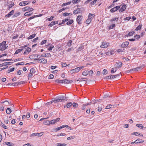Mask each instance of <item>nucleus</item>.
Wrapping results in <instances>:
<instances>
[{"mask_svg":"<svg viewBox=\"0 0 146 146\" xmlns=\"http://www.w3.org/2000/svg\"><path fill=\"white\" fill-rule=\"evenodd\" d=\"M131 17H127L125 18L124 19V20L125 21H126V20L129 21L131 19Z\"/></svg>","mask_w":146,"mask_h":146,"instance_id":"nucleus-49","label":"nucleus"},{"mask_svg":"<svg viewBox=\"0 0 146 146\" xmlns=\"http://www.w3.org/2000/svg\"><path fill=\"white\" fill-rule=\"evenodd\" d=\"M94 16L95 15L94 14L90 13L88 15V18L92 20V19L94 18Z\"/></svg>","mask_w":146,"mask_h":146,"instance_id":"nucleus-23","label":"nucleus"},{"mask_svg":"<svg viewBox=\"0 0 146 146\" xmlns=\"http://www.w3.org/2000/svg\"><path fill=\"white\" fill-rule=\"evenodd\" d=\"M82 19V15H78L77 16L76 19V21L77 23L80 25L81 23V21Z\"/></svg>","mask_w":146,"mask_h":146,"instance_id":"nucleus-7","label":"nucleus"},{"mask_svg":"<svg viewBox=\"0 0 146 146\" xmlns=\"http://www.w3.org/2000/svg\"><path fill=\"white\" fill-rule=\"evenodd\" d=\"M80 69V68L77 67L75 69H72L70 70V73L71 74H73L78 72L79 71Z\"/></svg>","mask_w":146,"mask_h":146,"instance_id":"nucleus-9","label":"nucleus"},{"mask_svg":"<svg viewBox=\"0 0 146 146\" xmlns=\"http://www.w3.org/2000/svg\"><path fill=\"white\" fill-rule=\"evenodd\" d=\"M54 16H52L50 18L47 19V20L48 21H51L53 20V19L54 18Z\"/></svg>","mask_w":146,"mask_h":146,"instance_id":"nucleus-56","label":"nucleus"},{"mask_svg":"<svg viewBox=\"0 0 146 146\" xmlns=\"http://www.w3.org/2000/svg\"><path fill=\"white\" fill-rule=\"evenodd\" d=\"M114 107L112 105H111V104H109V105L107 106L106 107V109H110L112 107L113 108Z\"/></svg>","mask_w":146,"mask_h":146,"instance_id":"nucleus-41","label":"nucleus"},{"mask_svg":"<svg viewBox=\"0 0 146 146\" xmlns=\"http://www.w3.org/2000/svg\"><path fill=\"white\" fill-rule=\"evenodd\" d=\"M109 43L108 42H102V44L100 46V47L102 48H107L109 46Z\"/></svg>","mask_w":146,"mask_h":146,"instance_id":"nucleus-6","label":"nucleus"},{"mask_svg":"<svg viewBox=\"0 0 146 146\" xmlns=\"http://www.w3.org/2000/svg\"><path fill=\"white\" fill-rule=\"evenodd\" d=\"M25 81H21L17 83V85H20L21 84H25Z\"/></svg>","mask_w":146,"mask_h":146,"instance_id":"nucleus-46","label":"nucleus"},{"mask_svg":"<svg viewBox=\"0 0 146 146\" xmlns=\"http://www.w3.org/2000/svg\"><path fill=\"white\" fill-rule=\"evenodd\" d=\"M43 133L41 132L39 133H34L32 134L33 136H41L43 135Z\"/></svg>","mask_w":146,"mask_h":146,"instance_id":"nucleus-22","label":"nucleus"},{"mask_svg":"<svg viewBox=\"0 0 146 146\" xmlns=\"http://www.w3.org/2000/svg\"><path fill=\"white\" fill-rule=\"evenodd\" d=\"M75 138V136H70V137H68L67 138V139L68 140H70L71 139H74Z\"/></svg>","mask_w":146,"mask_h":146,"instance_id":"nucleus-59","label":"nucleus"},{"mask_svg":"<svg viewBox=\"0 0 146 146\" xmlns=\"http://www.w3.org/2000/svg\"><path fill=\"white\" fill-rule=\"evenodd\" d=\"M122 65V64L121 62H117L115 64V66L116 68H121Z\"/></svg>","mask_w":146,"mask_h":146,"instance_id":"nucleus-16","label":"nucleus"},{"mask_svg":"<svg viewBox=\"0 0 146 146\" xmlns=\"http://www.w3.org/2000/svg\"><path fill=\"white\" fill-rule=\"evenodd\" d=\"M70 13H64L63 14V16H69V15H70Z\"/></svg>","mask_w":146,"mask_h":146,"instance_id":"nucleus-54","label":"nucleus"},{"mask_svg":"<svg viewBox=\"0 0 146 146\" xmlns=\"http://www.w3.org/2000/svg\"><path fill=\"white\" fill-rule=\"evenodd\" d=\"M72 105V104L71 102H69L67 104L66 106L67 108H70Z\"/></svg>","mask_w":146,"mask_h":146,"instance_id":"nucleus-47","label":"nucleus"},{"mask_svg":"<svg viewBox=\"0 0 146 146\" xmlns=\"http://www.w3.org/2000/svg\"><path fill=\"white\" fill-rule=\"evenodd\" d=\"M15 70V68L13 67L11 68H10L9 70H8L7 71V73H9L10 72H12L14 71Z\"/></svg>","mask_w":146,"mask_h":146,"instance_id":"nucleus-32","label":"nucleus"},{"mask_svg":"<svg viewBox=\"0 0 146 146\" xmlns=\"http://www.w3.org/2000/svg\"><path fill=\"white\" fill-rule=\"evenodd\" d=\"M61 64H62V67H66V66H67V64L66 63H61Z\"/></svg>","mask_w":146,"mask_h":146,"instance_id":"nucleus-58","label":"nucleus"},{"mask_svg":"<svg viewBox=\"0 0 146 146\" xmlns=\"http://www.w3.org/2000/svg\"><path fill=\"white\" fill-rule=\"evenodd\" d=\"M141 68L140 67H137L136 68H134L133 69H132L130 70H129V72L131 71H137L139 70H141Z\"/></svg>","mask_w":146,"mask_h":146,"instance_id":"nucleus-26","label":"nucleus"},{"mask_svg":"<svg viewBox=\"0 0 146 146\" xmlns=\"http://www.w3.org/2000/svg\"><path fill=\"white\" fill-rule=\"evenodd\" d=\"M115 26V23H113L109 26V29H113Z\"/></svg>","mask_w":146,"mask_h":146,"instance_id":"nucleus-29","label":"nucleus"},{"mask_svg":"<svg viewBox=\"0 0 146 146\" xmlns=\"http://www.w3.org/2000/svg\"><path fill=\"white\" fill-rule=\"evenodd\" d=\"M60 120V118H58L56 119H53L50 121V124H55L57 122L59 121Z\"/></svg>","mask_w":146,"mask_h":146,"instance_id":"nucleus-13","label":"nucleus"},{"mask_svg":"<svg viewBox=\"0 0 146 146\" xmlns=\"http://www.w3.org/2000/svg\"><path fill=\"white\" fill-rule=\"evenodd\" d=\"M92 20L88 18L86 20V23L87 24H89L91 22Z\"/></svg>","mask_w":146,"mask_h":146,"instance_id":"nucleus-52","label":"nucleus"},{"mask_svg":"<svg viewBox=\"0 0 146 146\" xmlns=\"http://www.w3.org/2000/svg\"><path fill=\"white\" fill-rule=\"evenodd\" d=\"M36 36V34H33L32 35H30L28 37V39H30L32 38H33L34 37H35Z\"/></svg>","mask_w":146,"mask_h":146,"instance_id":"nucleus-31","label":"nucleus"},{"mask_svg":"<svg viewBox=\"0 0 146 146\" xmlns=\"http://www.w3.org/2000/svg\"><path fill=\"white\" fill-rule=\"evenodd\" d=\"M55 82L57 83H64L68 84L70 82H72V80H68L67 79H65L63 80H55Z\"/></svg>","mask_w":146,"mask_h":146,"instance_id":"nucleus-2","label":"nucleus"},{"mask_svg":"<svg viewBox=\"0 0 146 146\" xmlns=\"http://www.w3.org/2000/svg\"><path fill=\"white\" fill-rule=\"evenodd\" d=\"M132 135H138L139 136V135H140L141 136H142V137L143 136V134H141L140 135V133L138 132H133L132 133Z\"/></svg>","mask_w":146,"mask_h":146,"instance_id":"nucleus-30","label":"nucleus"},{"mask_svg":"<svg viewBox=\"0 0 146 146\" xmlns=\"http://www.w3.org/2000/svg\"><path fill=\"white\" fill-rule=\"evenodd\" d=\"M22 49H19L17 50L16 51L15 53V54H18L19 52H21L22 51Z\"/></svg>","mask_w":146,"mask_h":146,"instance_id":"nucleus-40","label":"nucleus"},{"mask_svg":"<svg viewBox=\"0 0 146 146\" xmlns=\"http://www.w3.org/2000/svg\"><path fill=\"white\" fill-rule=\"evenodd\" d=\"M114 50L112 49H110L106 52V54L107 55H110L113 54Z\"/></svg>","mask_w":146,"mask_h":146,"instance_id":"nucleus-12","label":"nucleus"},{"mask_svg":"<svg viewBox=\"0 0 146 146\" xmlns=\"http://www.w3.org/2000/svg\"><path fill=\"white\" fill-rule=\"evenodd\" d=\"M14 13V11L13 10L9 12L8 14L5 16V17H9L12 15Z\"/></svg>","mask_w":146,"mask_h":146,"instance_id":"nucleus-19","label":"nucleus"},{"mask_svg":"<svg viewBox=\"0 0 146 146\" xmlns=\"http://www.w3.org/2000/svg\"><path fill=\"white\" fill-rule=\"evenodd\" d=\"M24 63L23 62H20V63H17L16 64V66H18V65H24Z\"/></svg>","mask_w":146,"mask_h":146,"instance_id":"nucleus-60","label":"nucleus"},{"mask_svg":"<svg viewBox=\"0 0 146 146\" xmlns=\"http://www.w3.org/2000/svg\"><path fill=\"white\" fill-rule=\"evenodd\" d=\"M124 49H119L117 50V52H122L124 51Z\"/></svg>","mask_w":146,"mask_h":146,"instance_id":"nucleus-43","label":"nucleus"},{"mask_svg":"<svg viewBox=\"0 0 146 146\" xmlns=\"http://www.w3.org/2000/svg\"><path fill=\"white\" fill-rule=\"evenodd\" d=\"M81 11V8H77L76 10H74L73 13L74 14H76L78 13H80Z\"/></svg>","mask_w":146,"mask_h":146,"instance_id":"nucleus-21","label":"nucleus"},{"mask_svg":"<svg viewBox=\"0 0 146 146\" xmlns=\"http://www.w3.org/2000/svg\"><path fill=\"white\" fill-rule=\"evenodd\" d=\"M35 69L34 68H31L30 70V73L28 75L29 78H32L33 76V74L35 73Z\"/></svg>","mask_w":146,"mask_h":146,"instance_id":"nucleus-8","label":"nucleus"},{"mask_svg":"<svg viewBox=\"0 0 146 146\" xmlns=\"http://www.w3.org/2000/svg\"><path fill=\"white\" fill-rule=\"evenodd\" d=\"M97 0H94L93 1L90 3V5H93L95 4Z\"/></svg>","mask_w":146,"mask_h":146,"instance_id":"nucleus-48","label":"nucleus"},{"mask_svg":"<svg viewBox=\"0 0 146 146\" xmlns=\"http://www.w3.org/2000/svg\"><path fill=\"white\" fill-rule=\"evenodd\" d=\"M46 42V40H42L40 43V44L41 45H42L44 44H45Z\"/></svg>","mask_w":146,"mask_h":146,"instance_id":"nucleus-61","label":"nucleus"},{"mask_svg":"<svg viewBox=\"0 0 146 146\" xmlns=\"http://www.w3.org/2000/svg\"><path fill=\"white\" fill-rule=\"evenodd\" d=\"M129 44V42L128 41L123 42L121 45V46L122 48H125L128 46Z\"/></svg>","mask_w":146,"mask_h":146,"instance_id":"nucleus-14","label":"nucleus"},{"mask_svg":"<svg viewBox=\"0 0 146 146\" xmlns=\"http://www.w3.org/2000/svg\"><path fill=\"white\" fill-rule=\"evenodd\" d=\"M6 43V41H3L1 43H0V50H5L8 47Z\"/></svg>","mask_w":146,"mask_h":146,"instance_id":"nucleus-3","label":"nucleus"},{"mask_svg":"<svg viewBox=\"0 0 146 146\" xmlns=\"http://www.w3.org/2000/svg\"><path fill=\"white\" fill-rule=\"evenodd\" d=\"M50 121L46 120L43 122V123L44 125H50Z\"/></svg>","mask_w":146,"mask_h":146,"instance_id":"nucleus-35","label":"nucleus"},{"mask_svg":"<svg viewBox=\"0 0 146 146\" xmlns=\"http://www.w3.org/2000/svg\"><path fill=\"white\" fill-rule=\"evenodd\" d=\"M33 12L29 11V12H27L24 14V15L25 16H29L32 15L33 14Z\"/></svg>","mask_w":146,"mask_h":146,"instance_id":"nucleus-18","label":"nucleus"},{"mask_svg":"<svg viewBox=\"0 0 146 146\" xmlns=\"http://www.w3.org/2000/svg\"><path fill=\"white\" fill-rule=\"evenodd\" d=\"M14 4L13 2H12L11 4H10L9 5V6L8 7V8H12L13 6H14Z\"/></svg>","mask_w":146,"mask_h":146,"instance_id":"nucleus-53","label":"nucleus"},{"mask_svg":"<svg viewBox=\"0 0 146 146\" xmlns=\"http://www.w3.org/2000/svg\"><path fill=\"white\" fill-rule=\"evenodd\" d=\"M72 42V41L71 40H69L68 42L67 43V46H70L71 45V43Z\"/></svg>","mask_w":146,"mask_h":146,"instance_id":"nucleus-55","label":"nucleus"},{"mask_svg":"<svg viewBox=\"0 0 146 146\" xmlns=\"http://www.w3.org/2000/svg\"><path fill=\"white\" fill-rule=\"evenodd\" d=\"M72 104L73 107L75 108L77 107L78 106V104L74 102Z\"/></svg>","mask_w":146,"mask_h":146,"instance_id":"nucleus-57","label":"nucleus"},{"mask_svg":"<svg viewBox=\"0 0 146 146\" xmlns=\"http://www.w3.org/2000/svg\"><path fill=\"white\" fill-rule=\"evenodd\" d=\"M81 0H72V2L73 4H75L78 3Z\"/></svg>","mask_w":146,"mask_h":146,"instance_id":"nucleus-37","label":"nucleus"},{"mask_svg":"<svg viewBox=\"0 0 146 146\" xmlns=\"http://www.w3.org/2000/svg\"><path fill=\"white\" fill-rule=\"evenodd\" d=\"M97 110L98 111H101L102 110V107L101 106H99L98 107V108H97Z\"/></svg>","mask_w":146,"mask_h":146,"instance_id":"nucleus-63","label":"nucleus"},{"mask_svg":"<svg viewBox=\"0 0 146 146\" xmlns=\"http://www.w3.org/2000/svg\"><path fill=\"white\" fill-rule=\"evenodd\" d=\"M28 10V7L27 6L23 8L22 9V10L23 11H26Z\"/></svg>","mask_w":146,"mask_h":146,"instance_id":"nucleus-42","label":"nucleus"},{"mask_svg":"<svg viewBox=\"0 0 146 146\" xmlns=\"http://www.w3.org/2000/svg\"><path fill=\"white\" fill-rule=\"evenodd\" d=\"M120 7V6H116L111 9L110 10V11L112 13H113L119 9Z\"/></svg>","mask_w":146,"mask_h":146,"instance_id":"nucleus-10","label":"nucleus"},{"mask_svg":"<svg viewBox=\"0 0 146 146\" xmlns=\"http://www.w3.org/2000/svg\"><path fill=\"white\" fill-rule=\"evenodd\" d=\"M122 7L119 10V11L123 12L126 9V5H125L124 4H122Z\"/></svg>","mask_w":146,"mask_h":146,"instance_id":"nucleus-17","label":"nucleus"},{"mask_svg":"<svg viewBox=\"0 0 146 146\" xmlns=\"http://www.w3.org/2000/svg\"><path fill=\"white\" fill-rule=\"evenodd\" d=\"M11 109L9 108H8L6 110V112L7 114H9L11 113Z\"/></svg>","mask_w":146,"mask_h":146,"instance_id":"nucleus-33","label":"nucleus"},{"mask_svg":"<svg viewBox=\"0 0 146 146\" xmlns=\"http://www.w3.org/2000/svg\"><path fill=\"white\" fill-rule=\"evenodd\" d=\"M117 68L116 67L114 68H112L111 71V73L112 74L115 72L117 71Z\"/></svg>","mask_w":146,"mask_h":146,"instance_id":"nucleus-34","label":"nucleus"},{"mask_svg":"<svg viewBox=\"0 0 146 146\" xmlns=\"http://www.w3.org/2000/svg\"><path fill=\"white\" fill-rule=\"evenodd\" d=\"M134 33L135 32L134 31H132L129 32L128 34H127L126 35H125V36L127 37L128 36H131L133 35Z\"/></svg>","mask_w":146,"mask_h":146,"instance_id":"nucleus-24","label":"nucleus"},{"mask_svg":"<svg viewBox=\"0 0 146 146\" xmlns=\"http://www.w3.org/2000/svg\"><path fill=\"white\" fill-rule=\"evenodd\" d=\"M45 57L49 58L51 56V55L50 53H45Z\"/></svg>","mask_w":146,"mask_h":146,"instance_id":"nucleus-39","label":"nucleus"},{"mask_svg":"<svg viewBox=\"0 0 146 146\" xmlns=\"http://www.w3.org/2000/svg\"><path fill=\"white\" fill-rule=\"evenodd\" d=\"M66 97H64V96H60L59 97H57L54 98L53 101L54 102L56 103L59 102L64 101L66 100Z\"/></svg>","mask_w":146,"mask_h":146,"instance_id":"nucleus-1","label":"nucleus"},{"mask_svg":"<svg viewBox=\"0 0 146 146\" xmlns=\"http://www.w3.org/2000/svg\"><path fill=\"white\" fill-rule=\"evenodd\" d=\"M118 20L119 17H115L111 19L110 21L111 23H116L118 22Z\"/></svg>","mask_w":146,"mask_h":146,"instance_id":"nucleus-11","label":"nucleus"},{"mask_svg":"<svg viewBox=\"0 0 146 146\" xmlns=\"http://www.w3.org/2000/svg\"><path fill=\"white\" fill-rule=\"evenodd\" d=\"M54 75L52 74H50L48 78L49 79H52L54 78Z\"/></svg>","mask_w":146,"mask_h":146,"instance_id":"nucleus-64","label":"nucleus"},{"mask_svg":"<svg viewBox=\"0 0 146 146\" xmlns=\"http://www.w3.org/2000/svg\"><path fill=\"white\" fill-rule=\"evenodd\" d=\"M93 73V72L92 70H91L88 71L87 70H84L82 72V75L83 76H86L88 74H89L90 76H92V74Z\"/></svg>","mask_w":146,"mask_h":146,"instance_id":"nucleus-5","label":"nucleus"},{"mask_svg":"<svg viewBox=\"0 0 146 146\" xmlns=\"http://www.w3.org/2000/svg\"><path fill=\"white\" fill-rule=\"evenodd\" d=\"M29 3H28L27 1H22L20 2L19 3V5L21 6H25L29 4Z\"/></svg>","mask_w":146,"mask_h":146,"instance_id":"nucleus-20","label":"nucleus"},{"mask_svg":"<svg viewBox=\"0 0 146 146\" xmlns=\"http://www.w3.org/2000/svg\"><path fill=\"white\" fill-rule=\"evenodd\" d=\"M135 142L136 143H142L144 142V141L142 139H139L135 140Z\"/></svg>","mask_w":146,"mask_h":146,"instance_id":"nucleus-27","label":"nucleus"},{"mask_svg":"<svg viewBox=\"0 0 146 146\" xmlns=\"http://www.w3.org/2000/svg\"><path fill=\"white\" fill-rule=\"evenodd\" d=\"M31 48L29 47H27L26 50L24 52L23 54L24 55H27L31 52Z\"/></svg>","mask_w":146,"mask_h":146,"instance_id":"nucleus-15","label":"nucleus"},{"mask_svg":"<svg viewBox=\"0 0 146 146\" xmlns=\"http://www.w3.org/2000/svg\"><path fill=\"white\" fill-rule=\"evenodd\" d=\"M142 27L141 25H139L135 29V30L136 31H137L141 29Z\"/></svg>","mask_w":146,"mask_h":146,"instance_id":"nucleus-38","label":"nucleus"},{"mask_svg":"<svg viewBox=\"0 0 146 146\" xmlns=\"http://www.w3.org/2000/svg\"><path fill=\"white\" fill-rule=\"evenodd\" d=\"M53 48L54 46L52 45H51L48 48V50L49 51L51 50L52 48Z\"/></svg>","mask_w":146,"mask_h":146,"instance_id":"nucleus-50","label":"nucleus"},{"mask_svg":"<svg viewBox=\"0 0 146 146\" xmlns=\"http://www.w3.org/2000/svg\"><path fill=\"white\" fill-rule=\"evenodd\" d=\"M20 14L21 13L19 12L16 13H15L13 16L15 17H16L19 16L20 15Z\"/></svg>","mask_w":146,"mask_h":146,"instance_id":"nucleus-44","label":"nucleus"},{"mask_svg":"<svg viewBox=\"0 0 146 146\" xmlns=\"http://www.w3.org/2000/svg\"><path fill=\"white\" fill-rule=\"evenodd\" d=\"M140 36L137 35H135L134 36V37L136 39V40H138L140 38Z\"/></svg>","mask_w":146,"mask_h":146,"instance_id":"nucleus-45","label":"nucleus"},{"mask_svg":"<svg viewBox=\"0 0 146 146\" xmlns=\"http://www.w3.org/2000/svg\"><path fill=\"white\" fill-rule=\"evenodd\" d=\"M36 17L34 15V16L30 17L28 19V20L29 21L32 19L35 18Z\"/></svg>","mask_w":146,"mask_h":146,"instance_id":"nucleus-62","label":"nucleus"},{"mask_svg":"<svg viewBox=\"0 0 146 146\" xmlns=\"http://www.w3.org/2000/svg\"><path fill=\"white\" fill-rule=\"evenodd\" d=\"M58 22L57 21H55L53 22H52L50 23L49 25L48 26L51 27L53 25H55V24H58Z\"/></svg>","mask_w":146,"mask_h":146,"instance_id":"nucleus-25","label":"nucleus"},{"mask_svg":"<svg viewBox=\"0 0 146 146\" xmlns=\"http://www.w3.org/2000/svg\"><path fill=\"white\" fill-rule=\"evenodd\" d=\"M38 55L37 56V58L36 59V60L39 63H41L43 64H45L47 62V60L44 58H40V57H39Z\"/></svg>","mask_w":146,"mask_h":146,"instance_id":"nucleus-4","label":"nucleus"},{"mask_svg":"<svg viewBox=\"0 0 146 146\" xmlns=\"http://www.w3.org/2000/svg\"><path fill=\"white\" fill-rule=\"evenodd\" d=\"M73 20L71 19L66 24L67 25H70L72 24L73 23Z\"/></svg>","mask_w":146,"mask_h":146,"instance_id":"nucleus-36","label":"nucleus"},{"mask_svg":"<svg viewBox=\"0 0 146 146\" xmlns=\"http://www.w3.org/2000/svg\"><path fill=\"white\" fill-rule=\"evenodd\" d=\"M5 143L8 146H12V143H11L8 142H5Z\"/></svg>","mask_w":146,"mask_h":146,"instance_id":"nucleus-51","label":"nucleus"},{"mask_svg":"<svg viewBox=\"0 0 146 146\" xmlns=\"http://www.w3.org/2000/svg\"><path fill=\"white\" fill-rule=\"evenodd\" d=\"M136 126L137 127H139V128L141 129H143V128H144V127H143V125L142 124H137L136 125Z\"/></svg>","mask_w":146,"mask_h":146,"instance_id":"nucleus-28","label":"nucleus"}]
</instances>
